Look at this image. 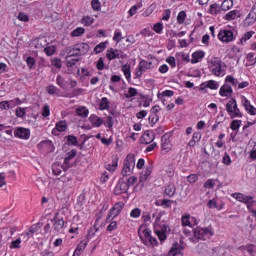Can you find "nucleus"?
Listing matches in <instances>:
<instances>
[{
  "label": "nucleus",
  "mask_w": 256,
  "mask_h": 256,
  "mask_svg": "<svg viewBox=\"0 0 256 256\" xmlns=\"http://www.w3.org/2000/svg\"><path fill=\"white\" fill-rule=\"evenodd\" d=\"M241 123V120H233L230 124V129H232V131H239Z\"/></svg>",
  "instance_id": "nucleus-45"
},
{
  "label": "nucleus",
  "mask_w": 256,
  "mask_h": 256,
  "mask_svg": "<svg viewBox=\"0 0 256 256\" xmlns=\"http://www.w3.org/2000/svg\"><path fill=\"white\" fill-rule=\"evenodd\" d=\"M94 21H95V19H93V17L85 16L82 19V24L85 25V27H89V26L93 25Z\"/></svg>",
  "instance_id": "nucleus-43"
},
{
  "label": "nucleus",
  "mask_w": 256,
  "mask_h": 256,
  "mask_svg": "<svg viewBox=\"0 0 256 256\" xmlns=\"http://www.w3.org/2000/svg\"><path fill=\"white\" fill-rule=\"evenodd\" d=\"M133 169H135V155L128 154L126 159L124 160V165L122 168L123 177L131 175V173H133Z\"/></svg>",
  "instance_id": "nucleus-6"
},
{
  "label": "nucleus",
  "mask_w": 256,
  "mask_h": 256,
  "mask_svg": "<svg viewBox=\"0 0 256 256\" xmlns=\"http://www.w3.org/2000/svg\"><path fill=\"white\" fill-rule=\"evenodd\" d=\"M35 234V228L31 227L29 232H25L22 234V237H24L25 241H29V237Z\"/></svg>",
  "instance_id": "nucleus-58"
},
{
  "label": "nucleus",
  "mask_w": 256,
  "mask_h": 256,
  "mask_svg": "<svg viewBox=\"0 0 256 256\" xmlns=\"http://www.w3.org/2000/svg\"><path fill=\"white\" fill-rule=\"evenodd\" d=\"M218 39L223 43H231L235 37L231 30H221L218 34Z\"/></svg>",
  "instance_id": "nucleus-12"
},
{
  "label": "nucleus",
  "mask_w": 256,
  "mask_h": 256,
  "mask_svg": "<svg viewBox=\"0 0 256 256\" xmlns=\"http://www.w3.org/2000/svg\"><path fill=\"white\" fill-rule=\"evenodd\" d=\"M194 237H196V239H203V240L210 239L211 237H213V228L196 227L194 228Z\"/></svg>",
  "instance_id": "nucleus-7"
},
{
  "label": "nucleus",
  "mask_w": 256,
  "mask_h": 256,
  "mask_svg": "<svg viewBox=\"0 0 256 256\" xmlns=\"http://www.w3.org/2000/svg\"><path fill=\"white\" fill-rule=\"evenodd\" d=\"M182 221V227H189L190 229H193L195 225H198L197 218L191 216V215H185L181 218Z\"/></svg>",
  "instance_id": "nucleus-11"
},
{
  "label": "nucleus",
  "mask_w": 256,
  "mask_h": 256,
  "mask_svg": "<svg viewBox=\"0 0 256 256\" xmlns=\"http://www.w3.org/2000/svg\"><path fill=\"white\" fill-rule=\"evenodd\" d=\"M124 207L125 203L123 202H117L116 204H114L113 208L108 213L107 221H109V219H115V217H117L121 213V211H123Z\"/></svg>",
  "instance_id": "nucleus-10"
},
{
  "label": "nucleus",
  "mask_w": 256,
  "mask_h": 256,
  "mask_svg": "<svg viewBox=\"0 0 256 256\" xmlns=\"http://www.w3.org/2000/svg\"><path fill=\"white\" fill-rule=\"evenodd\" d=\"M121 39H123L121 31L120 30H115L113 41H116L117 43H120Z\"/></svg>",
  "instance_id": "nucleus-57"
},
{
  "label": "nucleus",
  "mask_w": 256,
  "mask_h": 256,
  "mask_svg": "<svg viewBox=\"0 0 256 256\" xmlns=\"http://www.w3.org/2000/svg\"><path fill=\"white\" fill-rule=\"evenodd\" d=\"M185 17H187V14L185 13V11L179 12L177 16V21L180 25L185 23Z\"/></svg>",
  "instance_id": "nucleus-53"
},
{
  "label": "nucleus",
  "mask_w": 256,
  "mask_h": 256,
  "mask_svg": "<svg viewBox=\"0 0 256 256\" xmlns=\"http://www.w3.org/2000/svg\"><path fill=\"white\" fill-rule=\"evenodd\" d=\"M30 135L31 132L29 131V129L23 127L16 128V130L14 131V136L18 139H29Z\"/></svg>",
  "instance_id": "nucleus-13"
},
{
  "label": "nucleus",
  "mask_w": 256,
  "mask_h": 256,
  "mask_svg": "<svg viewBox=\"0 0 256 256\" xmlns=\"http://www.w3.org/2000/svg\"><path fill=\"white\" fill-rule=\"evenodd\" d=\"M199 141H201V132H194L192 139L188 143V146L195 147V145H197V143H199Z\"/></svg>",
  "instance_id": "nucleus-26"
},
{
  "label": "nucleus",
  "mask_w": 256,
  "mask_h": 256,
  "mask_svg": "<svg viewBox=\"0 0 256 256\" xmlns=\"http://www.w3.org/2000/svg\"><path fill=\"white\" fill-rule=\"evenodd\" d=\"M129 191V185L125 181H119L114 189L115 195H121V193H127Z\"/></svg>",
  "instance_id": "nucleus-16"
},
{
  "label": "nucleus",
  "mask_w": 256,
  "mask_h": 256,
  "mask_svg": "<svg viewBox=\"0 0 256 256\" xmlns=\"http://www.w3.org/2000/svg\"><path fill=\"white\" fill-rule=\"evenodd\" d=\"M83 205H85V195L84 194H80L77 198V203L76 206L81 208L83 207Z\"/></svg>",
  "instance_id": "nucleus-49"
},
{
  "label": "nucleus",
  "mask_w": 256,
  "mask_h": 256,
  "mask_svg": "<svg viewBox=\"0 0 256 256\" xmlns=\"http://www.w3.org/2000/svg\"><path fill=\"white\" fill-rule=\"evenodd\" d=\"M162 151H165V153H169L171 151V141L166 136L162 137Z\"/></svg>",
  "instance_id": "nucleus-24"
},
{
  "label": "nucleus",
  "mask_w": 256,
  "mask_h": 256,
  "mask_svg": "<svg viewBox=\"0 0 256 256\" xmlns=\"http://www.w3.org/2000/svg\"><path fill=\"white\" fill-rule=\"evenodd\" d=\"M221 11V7L218 6V4H212L210 6L209 12L211 13V15H217V13H219Z\"/></svg>",
  "instance_id": "nucleus-47"
},
{
  "label": "nucleus",
  "mask_w": 256,
  "mask_h": 256,
  "mask_svg": "<svg viewBox=\"0 0 256 256\" xmlns=\"http://www.w3.org/2000/svg\"><path fill=\"white\" fill-rule=\"evenodd\" d=\"M226 111L231 119H241V117H243V113H241V110H239V106H237V100L235 99L227 102Z\"/></svg>",
  "instance_id": "nucleus-4"
},
{
  "label": "nucleus",
  "mask_w": 256,
  "mask_h": 256,
  "mask_svg": "<svg viewBox=\"0 0 256 256\" xmlns=\"http://www.w3.org/2000/svg\"><path fill=\"white\" fill-rule=\"evenodd\" d=\"M153 30L155 31V33L161 34L163 33V23L158 22L154 25Z\"/></svg>",
  "instance_id": "nucleus-54"
},
{
  "label": "nucleus",
  "mask_w": 256,
  "mask_h": 256,
  "mask_svg": "<svg viewBox=\"0 0 256 256\" xmlns=\"http://www.w3.org/2000/svg\"><path fill=\"white\" fill-rule=\"evenodd\" d=\"M82 35H85V28L83 27H77L71 32V37H81Z\"/></svg>",
  "instance_id": "nucleus-33"
},
{
  "label": "nucleus",
  "mask_w": 256,
  "mask_h": 256,
  "mask_svg": "<svg viewBox=\"0 0 256 256\" xmlns=\"http://www.w3.org/2000/svg\"><path fill=\"white\" fill-rule=\"evenodd\" d=\"M233 7V0H224L221 4L222 11H229Z\"/></svg>",
  "instance_id": "nucleus-35"
},
{
  "label": "nucleus",
  "mask_w": 256,
  "mask_h": 256,
  "mask_svg": "<svg viewBox=\"0 0 256 256\" xmlns=\"http://www.w3.org/2000/svg\"><path fill=\"white\" fill-rule=\"evenodd\" d=\"M69 169L65 164L61 165L60 163H54L52 165V172L55 175H61V171H67Z\"/></svg>",
  "instance_id": "nucleus-23"
},
{
  "label": "nucleus",
  "mask_w": 256,
  "mask_h": 256,
  "mask_svg": "<svg viewBox=\"0 0 256 256\" xmlns=\"http://www.w3.org/2000/svg\"><path fill=\"white\" fill-rule=\"evenodd\" d=\"M105 167L108 171H115L117 169V160L112 161V164H106Z\"/></svg>",
  "instance_id": "nucleus-59"
},
{
  "label": "nucleus",
  "mask_w": 256,
  "mask_h": 256,
  "mask_svg": "<svg viewBox=\"0 0 256 256\" xmlns=\"http://www.w3.org/2000/svg\"><path fill=\"white\" fill-rule=\"evenodd\" d=\"M255 34V32L250 31V32H246L243 37L240 39V43L243 44L246 41H249V39H251V37H253V35Z\"/></svg>",
  "instance_id": "nucleus-46"
},
{
  "label": "nucleus",
  "mask_w": 256,
  "mask_h": 256,
  "mask_svg": "<svg viewBox=\"0 0 256 256\" xmlns=\"http://www.w3.org/2000/svg\"><path fill=\"white\" fill-rule=\"evenodd\" d=\"M181 251H183V248L180 246V244L174 243L170 251L168 252V256H183V253H181Z\"/></svg>",
  "instance_id": "nucleus-17"
},
{
  "label": "nucleus",
  "mask_w": 256,
  "mask_h": 256,
  "mask_svg": "<svg viewBox=\"0 0 256 256\" xmlns=\"http://www.w3.org/2000/svg\"><path fill=\"white\" fill-rule=\"evenodd\" d=\"M47 92L49 93V95H57L58 97H61V91H59V88L54 85L48 86Z\"/></svg>",
  "instance_id": "nucleus-32"
},
{
  "label": "nucleus",
  "mask_w": 256,
  "mask_h": 256,
  "mask_svg": "<svg viewBox=\"0 0 256 256\" xmlns=\"http://www.w3.org/2000/svg\"><path fill=\"white\" fill-rule=\"evenodd\" d=\"M237 79L235 77L228 75L225 78V83L221 86L219 95L221 97H231L233 95V87H237Z\"/></svg>",
  "instance_id": "nucleus-2"
},
{
  "label": "nucleus",
  "mask_w": 256,
  "mask_h": 256,
  "mask_svg": "<svg viewBox=\"0 0 256 256\" xmlns=\"http://www.w3.org/2000/svg\"><path fill=\"white\" fill-rule=\"evenodd\" d=\"M44 53L48 55V57H51V55L55 54V46H48L44 49Z\"/></svg>",
  "instance_id": "nucleus-56"
},
{
  "label": "nucleus",
  "mask_w": 256,
  "mask_h": 256,
  "mask_svg": "<svg viewBox=\"0 0 256 256\" xmlns=\"http://www.w3.org/2000/svg\"><path fill=\"white\" fill-rule=\"evenodd\" d=\"M149 175H151V168L147 167L144 171L140 174V181H147L149 179Z\"/></svg>",
  "instance_id": "nucleus-38"
},
{
  "label": "nucleus",
  "mask_w": 256,
  "mask_h": 256,
  "mask_svg": "<svg viewBox=\"0 0 256 256\" xmlns=\"http://www.w3.org/2000/svg\"><path fill=\"white\" fill-rule=\"evenodd\" d=\"M175 184H168L165 188V195H167L168 197H173V195H175Z\"/></svg>",
  "instance_id": "nucleus-29"
},
{
  "label": "nucleus",
  "mask_w": 256,
  "mask_h": 256,
  "mask_svg": "<svg viewBox=\"0 0 256 256\" xmlns=\"http://www.w3.org/2000/svg\"><path fill=\"white\" fill-rule=\"evenodd\" d=\"M121 69L124 73V77L129 81V79H131V66L129 64H124Z\"/></svg>",
  "instance_id": "nucleus-30"
},
{
  "label": "nucleus",
  "mask_w": 256,
  "mask_h": 256,
  "mask_svg": "<svg viewBox=\"0 0 256 256\" xmlns=\"http://www.w3.org/2000/svg\"><path fill=\"white\" fill-rule=\"evenodd\" d=\"M204 87H208V89H219V83L215 80H210L206 82V85Z\"/></svg>",
  "instance_id": "nucleus-44"
},
{
  "label": "nucleus",
  "mask_w": 256,
  "mask_h": 256,
  "mask_svg": "<svg viewBox=\"0 0 256 256\" xmlns=\"http://www.w3.org/2000/svg\"><path fill=\"white\" fill-rule=\"evenodd\" d=\"M74 157H77V151L76 150H71L70 152L67 153V157L64 159V165L69 169L71 167L69 165V161L73 159Z\"/></svg>",
  "instance_id": "nucleus-28"
},
{
  "label": "nucleus",
  "mask_w": 256,
  "mask_h": 256,
  "mask_svg": "<svg viewBox=\"0 0 256 256\" xmlns=\"http://www.w3.org/2000/svg\"><path fill=\"white\" fill-rule=\"evenodd\" d=\"M76 113L79 117H88L89 109H87V107H79L76 109Z\"/></svg>",
  "instance_id": "nucleus-34"
},
{
  "label": "nucleus",
  "mask_w": 256,
  "mask_h": 256,
  "mask_svg": "<svg viewBox=\"0 0 256 256\" xmlns=\"http://www.w3.org/2000/svg\"><path fill=\"white\" fill-rule=\"evenodd\" d=\"M205 57V52L199 51V52H194L192 54V63H199L200 59H203Z\"/></svg>",
  "instance_id": "nucleus-31"
},
{
  "label": "nucleus",
  "mask_w": 256,
  "mask_h": 256,
  "mask_svg": "<svg viewBox=\"0 0 256 256\" xmlns=\"http://www.w3.org/2000/svg\"><path fill=\"white\" fill-rule=\"evenodd\" d=\"M239 15V10H232L225 15L224 19H226V21H233L234 19H237Z\"/></svg>",
  "instance_id": "nucleus-27"
},
{
  "label": "nucleus",
  "mask_w": 256,
  "mask_h": 256,
  "mask_svg": "<svg viewBox=\"0 0 256 256\" xmlns=\"http://www.w3.org/2000/svg\"><path fill=\"white\" fill-rule=\"evenodd\" d=\"M67 143H68V145H77V137L72 136V135L68 136Z\"/></svg>",
  "instance_id": "nucleus-63"
},
{
  "label": "nucleus",
  "mask_w": 256,
  "mask_h": 256,
  "mask_svg": "<svg viewBox=\"0 0 256 256\" xmlns=\"http://www.w3.org/2000/svg\"><path fill=\"white\" fill-rule=\"evenodd\" d=\"M49 115H51V109L49 105H45L42 110V117H49Z\"/></svg>",
  "instance_id": "nucleus-61"
},
{
  "label": "nucleus",
  "mask_w": 256,
  "mask_h": 256,
  "mask_svg": "<svg viewBox=\"0 0 256 256\" xmlns=\"http://www.w3.org/2000/svg\"><path fill=\"white\" fill-rule=\"evenodd\" d=\"M21 242H22L21 238L12 240L9 245V249H19L21 247Z\"/></svg>",
  "instance_id": "nucleus-40"
},
{
  "label": "nucleus",
  "mask_w": 256,
  "mask_h": 256,
  "mask_svg": "<svg viewBox=\"0 0 256 256\" xmlns=\"http://www.w3.org/2000/svg\"><path fill=\"white\" fill-rule=\"evenodd\" d=\"M130 217H132L133 219H137L138 217H141V209H139V208H134V209L130 212Z\"/></svg>",
  "instance_id": "nucleus-50"
},
{
  "label": "nucleus",
  "mask_w": 256,
  "mask_h": 256,
  "mask_svg": "<svg viewBox=\"0 0 256 256\" xmlns=\"http://www.w3.org/2000/svg\"><path fill=\"white\" fill-rule=\"evenodd\" d=\"M149 69H153V62L141 60L134 74L135 75L134 79H141V77H143V74L146 71H149Z\"/></svg>",
  "instance_id": "nucleus-9"
},
{
  "label": "nucleus",
  "mask_w": 256,
  "mask_h": 256,
  "mask_svg": "<svg viewBox=\"0 0 256 256\" xmlns=\"http://www.w3.org/2000/svg\"><path fill=\"white\" fill-rule=\"evenodd\" d=\"M224 165H231V156L228 153H225L222 159Z\"/></svg>",
  "instance_id": "nucleus-64"
},
{
  "label": "nucleus",
  "mask_w": 256,
  "mask_h": 256,
  "mask_svg": "<svg viewBox=\"0 0 256 256\" xmlns=\"http://www.w3.org/2000/svg\"><path fill=\"white\" fill-rule=\"evenodd\" d=\"M155 139V135L151 131H146L144 134L141 136L140 143L143 145H149V143H153Z\"/></svg>",
  "instance_id": "nucleus-15"
},
{
  "label": "nucleus",
  "mask_w": 256,
  "mask_h": 256,
  "mask_svg": "<svg viewBox=\"0 0 256 256\" xmlns=\"http://www.w3.org/2000/svg\"><path fill=\"white\" fill-rule=\"evenodd\" d=\"M96 69H98V71H103L105 69V62L103 61V58L98 59Z\"/></svg>",
  "instance_id": "nucleus-55"
},
{
  "label": "nucleus",
  "mask_w": 256,
  "mask_h": 256,
  "mask_svg": "<svg viewBox=\"0 0 256 256\" xmlns=\"http://www.w3.org/2000/svg\"><path fill=\"white\" fill-rule=\"evenodd\" d=\"M138 236L140 237V240L146 247H157L158 242L157 239L153 238L151 236V230L147 228V226H140L138 229Z\"/></svg>",
  "instance_id": "nucleus-1"
},
{
  "label": "nucleus",
  "mask_w": 256,
  "mask_h": 256,
  "mask_svg": "<svg viewBox=\"0 0 256 256\" xmlns=\"http://www.w3.org/2000/svg\"><path fill=\"white\" fill-rule=\"evenodd\" d=\"M14 233L15 230L13 228H3L0 232V237L3 241H8V239H11Z\"/></svg>",
  "instance_id": "nucleus-18"
},
{
  "label": "nucleus",
  "mask_w": 256,
  "mask_h": 256,
  "mask_svg": "<svg viewBox=\"0 0 256 256\" xmlns=\"http://www.w3.org/2000/svg\"><path fill=\"white\" fill-rule=\"evenodd\" d=\"M97 231H99V227H97V225L94 224V226L88 230L87 239H93V237L97 235Z\"/></svg>",
  "instance_id": "nucleus-36"
},
{
  "label": "nucleus",
  "mask_w": 256,
  "mask_h": 256,
  "mask_svg": "<svg viewBox=\"0 0 256 256\" xmlns=\"http://www.w3.org/2000/svg\"><path fill=\"white\" fill-rule=\"evenodd\" d=\"M231 197L239 201L240 203H251L253 201V196H247L243 193H232Z\"/></svg>",
  "instance_id": "nucleus-14"
},
{
  "label": "nucleus",
  "mask_w": 256,
  "mask_h": 256,
  "mask_svg": "<svg viewBox=\"0 0 256 256\" xmlns=\"http://www.w3.org/2000/svg\"><path fill=\"white\" fill-rule=\"evenodd\" d=\"M91 5L94 11H101V2L99 0H92Z\"/></svg>",
  "instance_id": "nucleus-51"
},
{
  "label": "nucleus",
  "mask_w": 256,
  "mask_h": 256,
  "mask_svg": "<svg viewBox=\"0 0 256 256\" xmlns=\"http://www.w3.org/2000/svg\"><path fill=\"white\" fill-rule=\"evenodd\" d=\"M137 95V90L134 87L128 88V92L124 94V97L126 99H131V97H136Z\"/></svg>",
  "instance_id": "nucleus-42"
},
{
  "label": "nucleus",
  "mask_w": 256,
  "mask_h": 256,
  "mask_svg": "<svg viewBox=\"0 0 256 256\" xmlns=\"http://www.w3.org/2000/svg\"><path fill=\"white\" fill-rule=\"evenodd\" d=\"M103 123L105 127H108L109 129H111V127H113V117L107 116L105 120H103Z\"/></svg>",
  "instance_id": "nucleus-52"
},
{
  "label": "nucleus",
  "mask_w": 256,
  "mask_h": 256,
  "mask_svg": "<svg viewBox=\"0 0 256 256\" xmlns=\"http://www.w3.org/2000/svg\"><path fill=\"white\" fill-rule=\"evenodd\" d=\"M135 183H137V177L131 176L127 179L126 185H128V187H133V185H135Z\"/></svg>",
  "instance_id": "nucleus-60"
},
{
  "label": "nucleus",
  "mask_w": 256,
  "mask_h": 256,
  "mask_svg": "<svg viewBox=\"0 0 256 256\" xmlns=\"http://www.w3.org/2000/svg\"><path fill=\"white\" fill-rule=\"evenodd\" d=\"M64 227H65V220H63L62 218L54 219L53 229L54 231H56V233H61Z\"/></svg>",
  "instance_id": "nucleus-20"
},
{
  "label": "nucleus",
  "mask_w": 256,
  "mask_h": 256,
  "mask_svg": "<svg viewBox=\"0 0 256 256\" xmlns=\"http://www.w3.org/2000/svg\"><path fill=\"white\" fill-rule=\"evenodd\" d=\"M210 70L212 71L213 75L216 77H220V75H223L225 71V63L221 61L219 58H212L210 60Z\"/></svg>",
  "instance_id": "nucleus-5"
},
{
  "label": "nucleus",
  "mask_w": 256,
  "mask_h": 256,
  "mask_svg": "<svg viewBox=\"0 0 256 256\" xmlns=\"http://www.w3.org/2000/svg\"><path fill=\"white\" fill-rule=\"evenodd\" d=\"M51 63H52V65H53L54 67H56L57 69H61V67H62V65H63V64L61 63V60L58 59V58L52 59Z\"/></svg>",
  "instance_id": "nucleus-62"
},
{
  "label": "nucleus",
  "mask_w": 256,
  "mask_h": 256,
  "mask_svg": "<svg viewBox=\"0 0 256 256\" xmlns=\"http://www.w3.org/2000/svg\"><path fill=\"white\" fill-rule=\"evenodd\" d=\"M106 57L108 61H113L114 59H122V61H125L129 56L122 50L109 48L106 52Z\"/></svg>",
  "instance_id": "nucleus-8"
},
{
  "label": "nucleus",
  "mask_w": 256,
  "mask_h": 256,
  "mask_svg": "<svg viewBox=\"0 0 256 256\" xmlns=\"http://www.w3.org/2000/svg\"><path fill=\"white\" fill-rule=\"evenodd\" d=\"M90 123L93 125V127H101L103 125V119L97 115H91Z\"/></svg>",
  "instance_id": "nucleus-25"
},
{
  "label": "nucleus",
  "mask_w": 256,
  "mask_h": 256,
  "mask_svg": "<svg viewBox=\"0 0 256 256\" xmlns=\"http://www.w3.org/2000/svg\"><path fill=\"white\" fill-rule=\"evenodd\" d=\"M63 55H66V57L68 59H71V57H77L79 56L77 50H76V46H70V47H66L64 48V50L62 51Z\"/></svg>",
  "instance_id": "nucleus-19"
},
{
  "label": "nucleus",
  "mask_w": 256,
  "mask_h": 256,
  "mask_svg": "<svg viewBox=\"0 0 256 256\" xmlns=\"http://www.w3.org/2000/svg\"><path fill=\"white\" fill-rule=\"evenodd\" d=\"M55 129H57L60 133L67 130V122L66 121H59L56 123Z\"/></svg>",
  "instance_id": "nucleus-37"
},
{
  "label": "nucleus",
  "mask_w": 256,
  "mask_h": 256,
  "mask_svg": "<svg viewBox=\"0 0 256 256\" xmlns=\"http://www.w3.org/2000/svg\"><path fill=\"white\" fill-rule=\"evenodd\" d=\"M56 83L58 86H60L61 89H65V87H67V81L61 75L57 76Z\"/></svg>",
  "instance_id": "nucleus-39"
},
{
  "label": "nucleus",
  "mask_w": 256,
  "mask_h": 256,
  "mask_svg": "<svg viewBox=\"0 0 256 256\" xmlns=\"http://www.w3.org/2000/svg\"><path fill=\"white\" fill-rule=\"evenodd\" d=\"M88 243L89 240H82L75 249L73 256L81 255V253L85 251V248L87 247Z\"/></svg>",
  "instance_id": "nucleus-22"
},
{
  "label": "nucleus",
  "mask_w": 256,
  "mask_h": 256,
  "mask_svg": "<svg viewBox=\"0 0 256 256\" xmlns=\"http://www.w3.org/2000/svg\"><path fill=\"white\" fill-rule=\"evenodd\" d=\"M78 55H85L89 52V44L78 43L75 45Z\"/></svg>",
  "instance_id": "nucleus-21"
},
{
  "label": "nucleus",
  "mask_w": 256,
  "mask_h": 256,
  "mask_svg": "<svg viewBox=\"0 0 256 256\" xmlns=\"http://www.w3.org/2000/svg\"><path fill=\"white\" fill-rule=\"evenodd\" d=\"M164 213L160 212L158 214V216L156 217L155 223H154V232L157 235L158 239L160 241H165V239H167V231H171V229H169V225H165L163 224L162 226L159 224V222L161 221V217H163Z\"/></svg>",
  "instance_id": "nucleus-3"
},
{
  "label": "nucleus",
  "mask_w": 256,
  "mask_h": 256,
  "mask_svg": "<svg viewBox=\"0 0 256 256\" xmlns=\"http://www.w3.org/2000/svg\"><path fill=\"white\" fill-rule=\"evenodd\" d=\"M101 111H105V109H109V100L107 98H102L100 102Z\"/></svg>",
  "instance_id": "nucleus-48"
},
{
  "label": "nucleus",
  "mask_w": 256,
  "mask_h": 256,
  "mask_svg": "<svg viewBox=\"0 0 256 256\" xmlns=\"http://www.w3.org/2000/svg\"><path fill=\"white\" fill-rule=\"evenodd\" d=\"M106 47H107V43L101 42L94 48V53H96V54L103 53V51H105Z\"/></svg>",
  "instance_id": "nucleus-41"
}]
</instances>
